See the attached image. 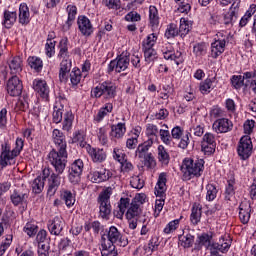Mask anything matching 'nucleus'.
<instances>
[{
	"mask_svg": "<svg viewBox=\"0 0 256 256\" xmlns=\"http://www.w3.org/2000/svg\"><path fill=\"white\" fill-rule=\"evenodd\" d=\"M203 169H205V161L203 159L194 161L191 158H185L181 167L186 181H190L193 177H201Z\"/></svg>",
	"mask_w": 256,
	"mask_h": 256,
	"instance_id": "1",
	"label": "nucleus"
},
{
	"mask_svg": "<svg viewBox=\"0 0 256 256\" xmlns=\"http://www.w3.org/2000/svg\"><path fill=\"white\" fill-rule=\"evenodd\" d=\"M111 195H113V188L108 187L103 190L97 198V203L99 205V217L106 221H109V217H111Z\"/></svg>",
	"mask_w": 256,
	"mask_h": 256,
	"instance_id": "2",
	"label": "nucleus"
},
{
	"mask_svg": "<svg viewBox=\"0 0 256 256\" xmlns=\"http://www.w3.org/2000/svg\"><path fill=\"white\" fill-rule=\"evenodd\" d=\"M67 150L52 149L48 154V161L55 173H64L67 167Z\"/></svg>",
	"mask_w": 256,
	"mask_h": 256,
	"instance_id": "3",
	"label": "nucleus"
},
{
	"mask_svg": "<svg viewBox=\"0 0 256 256\" xmlns=\"http://www.w3.org/2000/svg\"><path fill=\"white\" fill-rule=\"evenodd\" d=\"M167 191V174L161 173L158 177L157 184L155 186V195L160 197L159 200H156L155 204V213L159 215L163 211V206L165 205V192Z\"/></svg>",
	"mask_w": 256,
	"mask_h": 256,
	"instance_id": "4",
	"label": "nucleus"
},
{
	"mask_svg": "<svg viewBox=\"0 0 256 256\" xmlns=\"http://www.w3.org/2000/svg\"><path fill=\"white\" fill-rule=\"evenodd\" d=\"M116 95L117 86H115L113 82L105 81L92 90V97H95V99H99L101 97H104V99H114Z\"/></svg>",
	"mask_w": 256,
	"mask_h": 256,
	"instance_id": "5",
	"label": "nucleus"
},
{
	"mask_svg": "<svg viewBox=\"0 0 256 256\" xmlns=\"http://www.w3.org/2000/svg\"><path fill=\"white\" fill-rule=\"evenodd\" d=\"M155 43H157V35H155L154 33L148 35L146 40L143 41L142 49L144 52L146 63H153V61L157 59V51L153 49Z\"/></svg>",
	"mask_w": 256,
	"mask_h": 256,
	"instance_id": "6",
	"label": "nucleus"
},
{
	"mask_svg": "<svg viewBox=\"0 0 256 256\" xmlns=\"http://www.w3.org/2000/svg\"><path fill=\"white\" fill-rule=\"evenodd\" d=\"M15 157H19V154H15L11 150L9 143L5 142L2 144L1 155H0V166L2 169H5L7 165H15Z\"/></svg>",
	"mask_w": 256,
	"mask_h": 256,
	"instance_id": "7",
	"label": "nucleus"
},
{
	"mask_svg": "<svg viewBox=\"0 0 256 256\" xmlns=\"http://www.w3.org/2000/svg\"><path fill=\"white\" fill-rule=\"evenodd\" d=\"M237 151L239 157L244 161L245 159H249V157H251V153L253 151V142L251 141V136L245 135L240 139Z\"/></svg>",
	"mask_w": 256,
	"mask_h": 256,
	"instance_id": "8",
	"label": "nucleus"
},
{
	"mask_svg": "<svg viewBox=\"0 0 256 256\" xmlns=\"http://www.w3.org/2000/svg\"><path fill=\"white\" fill-rule=\"evenodd\" d=\"M84 167H85V164L81 159H77L71 164L69 169L68 179L74 185H77V183L81 181V175H83Z\"/></svg>",
	"mask_w": 256,
	"mask_h": 256,
	"instance_id": "9",
	"label": "nucleus"
},
{
	"mask_svg": "<svg viewBox=\"0 0 256 256\" xmlns=\"http://www.w3.org/2000/svg\"><path fill=\"white\" fill-rule=\"evenodd\" d=\"M29 199V189L27 188H17L14 189L10 194V201L14 207H19V205H25Z\"/></svg>",
	"mask_w": 256,
	"mask_h": 256,
	"instance_id": "10",
	"label": "nucleus"
},
{
	"mask_svg": "<svg viewBox=\"0 0 256 256\" xmlns=\"http://www.w3.org/2000/svg\"><path fill=\"white\" fill-rule=\"evenodd\" d=\"M107 241L108 243H113L115 245H119L120 247H127L129 245V241L126 237H123L121 235V232H119V229L115 226H111L109 228L108 234H107Z\"/></svg>",
	"mask_w": 256,
	"mask_h": 256,
	"instance_id": "11",
	"label": "nucleus"
},
{
	"mask_svg": "<svg viewBox=\"0 0 256 256\" xmlns=\"http://www.w3.org/2000/svg\"><path fill=\"white\" fill-rule=\"evenodd\" d=\"M131 59L126 54H121L116 60H112L108 65V71H116V73H121L122 71H126L129 67Z\"/></svg>",
	"mask_w": 256,
	"mask_h": 256,
	"instance_id": "12",
	"label": "nucleus"
},
{
	"mask_svg": "<svg viewBox=\"0 0 256 256\" xmlns=\"http://www.w3.org/2000/svg\"><path fill=\"white\" fill-rule=\"evenodd\" d=\"M7 92L11 97H19L23 93V82L17 76H12L7 82Z\"/></svg>",
	"mask_w": 256,
	"mask_h": 256,
	"instance_id": "13",
	"label": "nucleus"
},
{
	"mask_svg": "<svg viewBox=\"0 0 256 256\" xmlns=\"http://www.w3.org/2000/svg\"><path fill=\"white\" fill-rule=\"evenodd\" d=\"M61 175L63 173H58V172H52L50 170V175L47 177L48 179V190H47V195L49 197H53L57 193V189L61 186Z\"/></svg>",
	"mask_w": 256,
	"mask_h": 256,
	"instance_id": "14",
	"label": "nucleus"
},
{
	"mask_svg": "<svg viewBox=\"0 0 256 256\" xmlns=\"http://www.w3.org/2000/svg\"><path fill=\"white\" fill-rule=\"evenodd\" d=\"M88 177L92 183H103L109 181L113 177V173H111V170L101 168L100 170L91 171Z\"/></svg>",
	"mask_w": 256,
	"mask_h": 256,
	"instance_id": "15",
	"label": "nucleus"
},
{
	"mask_svg": "<svg viewBox=\"0 0 256 256\" xmlns=\"http://www.w3.org/2000/svg\"><path fill=\"white\" fill-rule=\"evenodd\" d=\"M42 177L38 176L36 179L32 182V191L33 193H36L39 195V193L43 192V189H45V179L51 175V169L44 168L42 171Z\"/></svg>",
	"mask_w": 256,
	"mask_h": 256,
	"instance_id": "16",
	"label": "nucleus"
},
{
	"mask_svg": "<svg viewBox=\"0 0 256 256\" xmlns=\"http://www.w3.org/2000/svg\"><path fill=\"white\" fill-rule=\"evenodd\" d=\"M77 25L82 35L89 37L93 33V24H91V20H89V18L86 16H79Z\"/></svg>",
	"mask_w": 256,
	"mask_h": 256,
	"instance_id": "17",
	"label": "nucleus"
},
{
	"mask_svg": "<svg viewBox=\"0 0 256 256\" xmlns=\"http://www.w3.org/2000/svg\"><path fill=\"white\" fill-rule=\"evenodd\" d=\"M212 128L216 133H228L233 129V122L227 118H220L213 123Z\"/></svg>",
	"mask_w": 256,
	"mask_h": 256,
	"instance_id": "18",
	"label": "nucleus"
},
{
	"mask_svg": "<svg viewBox=\"0 0 256 256\" xmlns=\"http://www.w3.org/2000/svg\"><path fill=\"white\" fill-rule=\"evenodd\" d=\"M65 227V221H63V218L56 216L53 220H51L48 223V230L51 233V235L59 236L63 232V229Z\"/></svg>",
	"mask_w": 256,
	"mask_h": 256,
	"instance_id": "19",
	"label": "nucleus"
},
{
	"mask_svg": "<svg viewBox=\"0 0 256 256\" xmlns=\"http://www.w3.org/2000/svg\"><path fill=\"white\" fill-rule=\"evenodd\" d=\"M72 63L71 60L64 58L60 63L59 79L61 83H67L69 80V74L71 72Z\"/></svg>",
	"mask_w": 256,
	"mask_h": 256,
	"instance_id": "20",
	"label": "nucleus"
},
{
	"mask_svg": "<svg viewBox=\"0 0 256 256\" xmlns=\"http://www.w3.org/2000/svg\"><path fill=\"white\" fill-rule=\"evenodd\" d=\"M93 163H103L107 159V153L101 148H93L89 146L87 149Z\"/></svg>",
	"mask_w": 256,
	"mask_h": 256,
	"instance_id": "21",
	"label": "nucleus"
},
{
	"mask_svg": "<svg viewBox=\"0 0 256 256\" xmlns=\"http://www.w3.org/2000/svg\"><path fill=\"white\" fill-rule=\"evenodd\" d=\"M33 89L42 99H49V86L45 80H34Z\"/></svg>",
	"mask_w": 256,
	"mask_h": 256,
	"instance_id": "22",
	"label": "nucleus"
},
{
	"mask_svg": "<svg viewBox=\"0 0 256 256\" xmlns=\"http://www.w3.org/2000/svg\"><path fill=\"white\" fill-rule=\"evenodd\" d=\"M101 247H102V250H101L102 256H117V255H119L115 244H113L111 242H107V239L105 238V236H102Z\"/></svg>",
	"mask_w": 256,
	"mask_h": 256,
	"instance_id": "23",
	"label": "nucleus"
},
{
	"mask_svg": "<svg viewBox=\"0 0 256 256\" xmlns=\"http://www.w3.org/2000/svg\"><path fill=\"white\" fill-rule=\"evenodd\" d=\"M52 139L58 150H67V140H65V136L61 130L54 129L52 132Z\"/></svg>",
	"mask_w": 256,
	"mask_h": 256,
	"instance_id": "24",
	"label": "nucleus"
},
{
	"mask_svg": "<svg viewBox=\"0 0 256 256\" xmlns=\"http://www.w3.org/2000/svg\"><path fill=\"white\" fill-rule=\"evenodd\" d=\"M8 67L10 69L11 75H19L23 71V59L19 56H15L10 61H8Z\"/></svg>",
	"mask_w": 256,
	"mask_h": 256,
	"instance_id": "25",
	"label": "nucleus"
},
{
	"mask_svg": "<svg viewBox=\"0 0 256 256\" xmlns=\"http://www.w3.org/2000/svg\"><path fill=\"white\" fill-rule=\"evenodd\" d=\"M238 9L239 3H237L236 5L235 3H233L230 7V10L226 14H224V25H233V23L237 21Z\"/></svg>",
	"mask_w": 256,
	"mask_h": 256,
	"instance_id": "26",
	"label": "nucleus"
},
{
	"mask_svg": "<svg viewBox=\"0 0 256 256\" xmlns=\"http://www.w3.org/2000/svg\"><path fill=\"white\" fill-rule=\"evenodd\" d=\"M125 133H127V127L125 126V123L120 122L111 126L110 137H112V139H123Z\"/></svg>",
	"mask_w": 256,
	"mask_h": 256,
	"instance_id": "27",
	"label": "nucleus"
},
{
	"mask_svg": "<svg viewBox=\"0 0 256 256\" xmlns=\"http://www.w3.org/2000/svg\"><path fill=\"white\" fill-rule=\"evenodd\" d=\"M162 53L164 55V59H166L167 61H174L176 65H181V63H183V54L181 53V51H167V49L164 48L162 49Z\"/></svg>",
	"mask_w": 256,
	"mask_h": 256,
	"instance_id": "28",
	"label": "nucleus"
},
{
	"mask_svg": "<svg viewBox=\"0 0 256 256\" xmlns=\"http://www.w3.org/2000/svg\"><path fill=\"white\" fill-rule=\"evenodd\" d=\"M225 39L215 40L211 44V55L214 59H217L225 51Z\"/></svg>",
	"mask_w": 256,
	"mask_h": 256,
	"instance_id": "29",
	"label": "nucleus"
},
{
	"mask_svg": "<svg viewBox=\"0 0 256 256\" xmlns=\"http://www.w3.org/2000/svg\"><path fill=\"white\" fill-rule=\"evenodd\" d=\"M153 145V138H148L147 141L144 143L138 145L135 155L138 157V159H143L144 157H147L149 155V147Z\"/></svg>",
	"mask_w": 256,
	"mask_h": 256,
	"instance_id": "30",
	"label": "nucleus"
},
{
	"mask_svg": "<svg viewBox=\"0 0 256 256\" xmlns=\"http://www.w3.org/2000/svg\"><path fill=\"white\" fill-rule=\"evenodd\" d=\"M66 11L68 13V19L66 21V24L63 26V30L69 31L71 29V25L75 23V17H77V6L68 5Z\"/></svg>",
	"mask_w": 256,
	"mask_h": 256,
	"instance_id": "31",
	"label": "nucleus"
},
{
	"mask_svg": "<svg viewBox=\"0 0 256 256\" xmlns=\"http://www.w3.org/2000/svg\"><path fill=\"white\" fill-rule=\"evenodd\" d=\"M239 209V219L243 225H247V223H249V219H251V205L241 203Z\"/></svg>",
	"mask_w": 256,
	"mask_h": 256,
	"instance_id": "32",
	"label": "nucleus"
},
{
	"mask_svg": "<svg viewBox=\"0 0 256 256\" xmlns=\"http://www.w3.org/2000/svg\"><path fill=\"white\" fill-rule=\"evenodd\" d=\"M17 21V12H11L9 10H5L3 14L2 25L5 29H11L15 22Z\"/></svg>",
	"mask_w": 256,
	"mask_h": 256,
	"instance_id": "33",
	"label": "nucleus"
},
{
	"mask_svg": "<svg viewBox=\"0 0 256 256\" xmlns=\"http://www.w3.org/2000/svg\"><path fill=\"white\" fill-rule=\"evenodd\" d=\"M30 22H31V18H30V14H29V7L25 3L20 4L19 23L21 25H29Z\"/></svg>",
	"mask_w": 256,
	"mask_h": 256,
	"instance_id": "34",
	"label": "nucleus"
},
{
	"mask_svg": "<svg viewBox=\"0 0 256 256\" xmlns=\"http://www.w3.org/2000/svg\"><path fill=\"white\" fill-rule=\"evenodd\" d=\"M59 53L58 57L60 59H68L69 57V39L64 37L59 42Z\"/></svg>",
	"mask_w": 256,
	"mask_h": 256,
	"instance_id": "35",
	"label": "nucleus"
},
{
	"mask_svg": "<svg viewBox=\"0 0 256 256\" xmlns=\"http://www.w3.org/2000/svg\"><path fill=\"white\" fill-rule=\"evenodd\" d=\"M113 111V104L112 103H106L100 110L98 111L97 115L95 116V120L97 123H101L109 113Z\"/></svg>",
	"mask_w": 256,
	"mask_h": 256,
	"instance_id": "36",
	"label": "nucleus"
},
{
	"mask_svg": "<svg viewBox=\"0 0 256 256\" xmlns=\"http://www.w3.org/2000/svg\"><path fill=\"white\" fill-rule=\"evenodd\" d=\"M135 217L141 219V206H138L137 204L131 202L130 207L126 212V219H135Z\"/></svg>",
	"mask_w": 256,
	"mask_h": 256,
	"instance_id": "37",
	"label": "nucleus"
},
{
	"mask_svg": "<svg viewBox=\"0 0 256 256\" xmlns=\"http://www.w3.org/2000/svg\"><path fill=\"white\" fill-rule=\"evenodd\" d=\"M28 65L31 67V69H34L36 73H41V71H43V60H41L39 57L30 56L28 58Z\"/></svg>",
	"mask_w": 256,
	"mask_h": 256,
	"instance_id": "38",
	"label": "nucleus"
},
{
	"mask_svg": "<svg viewBox=\"0 0 256 256\" xmlns=\"http://www.w3.org/2000/svg\"><path fill=\"white\" fill-rule=\"evenodd\" d=\"M180 245L184 248L192 247L195 242V236L191 233L184 232L182 236H179Z\"/></svg>",
	"mask_w": 256,
	"mask_h": 256,
	"instance_id": "39",
	"label": "nucleus"
},
{
	"mask_svg": "<svg viewBox=\"0 0 256 256\" xmlns=\"http://www.w3.org/2000/svg\"><path fill=\"white\" fill-rule=\"evenodd\" d=\"M255 13H256V4H251L249 9L244 14V16L241 18V20L239 22V26L245 27V25H247L249 23V19H251V17H253V15H255Z\"/></svg>",
	"mask_w": 256,
	"mask_h": 256,
	"instance_id": "40",
	"label": "nucleus"
},
{
	"mask_svg": "<svg viewBox=\"0 0 256 256\" xmlns=\"http://www.w3.org/2000/svg\"><path fill=\"white\" fill-rule=\"evenodd\" d=\"M158 159L165 166L169 165V161H171V157L163 145L158 146Z\"/></svg>",
	"mask_w": 256,
	"mask_h": 256,
	"instance_id": "41",
	"label": "nucleus"
},
{
	"mask_svg": "<svg viewBox=\"0 0 256 256\" xmlns=\"http://www.w3.org/2000/svg\"><path fill=\"white\" fill-rule=\"evenodd\" d=\"M69 77L72 87H77V85L81 83L82 79L81 70L79 68H73Z\"/></svg>",
	"mask_w": 256,
	"mask_h": 256,
	"instance_id": "42",
	"label": "nucleus"
},
{
	"mask_svg": "<svg viewBox=\"0 0 256 256\" xmlns=\"http://www.w3.org/2000/svg\"><path fill=\"white\" fill-rule=\"evenodd\" d=\"M73 119H75L73 112L68 111L64 114V121L62 124L63 131H71V127H73Z\"/></svg>",
	"mask_w": 256,
	"mask_h": 256,
	"instance_id": "43",
	"label": "nucleus"
},
{
	"mask_svg": "<svg viewBox=\"0 0 256 256\" xmlns=\"http://www.w3.org/2000/svg\"><path fill=\"white\" fill-rule=\"evenodd\" d=\"M201 215H202L201 207L194 204L192 207L191 215H190L191 223H193V225H197L199 221H201Z\"/></svg>",
	"mask_w": 256,
	"mask_h": 256,
	"instance_id": "44",
	"label": "nucleus"
},
{
	"mask_svg": "<svg viewBox=\"0 0 256 256\" xmlns=\"http://www.w3.org/2000/svg\"><path fill=\"white\" fill-rule=\"evenodd\" d=\"M9 221V216H7V214H3V210L0 209V237H2L3 233H5V229L11 226Z\"/></svg>",
	"mask_w": 256,
	"mask_h": 256,
	"instance_id": "45",
	"label": "nucleus"
},
{
	"mask_svg": "<svg viewBox=\"0 0 256 256\" xmlns=\"http://www.w3.org/2000/svg\"><path fill=\"white\" fill-rule=\"evenodd\" d=\"M211 239L213 237L207 233H203L201 236L198 237V249H201V247H206V249L211 248Z\"/></svg>",
	"mask_w": 256,
	"mask_h": 256,
	"instance_id": "46",
	"label": "nucleus"
},
{
	"mask_svg": "<svg viewBox=\"0 0 256 256\" xmlns=\"http://www.w3.org/2000/svg\"><path fill=\"white\" fill-rule=\"evenodd\" d=\"M61 198L64 201L65 205L68 207H73L75 205V195L71 193L69 190H65L61 194Z\"/></svg>",
	"mask_w": 256,
	"mask_h": 256,
	"instance_id": "47",
	"label": "nucleus"
},
{
	"mask_svg": "<svg viewBox=\"0 0 256 256\" xmlns=\"http://www.w3.org/2000/svg\"><path fill=\"white\" fill-rule=\"evenodd\" d=\"M225 190V199L226 201H231L235 195V180H228Z\"/></svg>",
	"mask_w": 256,
	"mask_h": 256,
	"instance_id": "48",
	"label": "nucleus"
},
{
	"mask_svg": "<svg viewBox=\"0 0 256 256\" xmlns=\"http://www.w3.org/2000/svg\"><path fill=\"white\" fill-rule=\"evenodd\" d=\"M189 31H191V26L189 25V22L185 20V18H181L178 35H180V37H185V35H187Z\"/></svg>",
	"mask_w": 256,
	"mask_h": 256,
	"instance_id": "49",
	"label": "nucleus"
},
{
	"mask_svg": "<svg viewBox=\"0 0 256 256\" xmlns=\"http://www.w3.org/2000/svg\"><path fill=\"white\" fill-rule=\"evenodd\" d=\"M177 35H179V28L177 27V24H169L165 32V37L167 39H173L177 37Z\"/></svg>",
	"mask_w": 256,
	"mask_h": 256,
	"instance_id": "50",
	"label": "nucleus"
},
{
	"mask_svg": "<svg viewBox=\"0 0 256 256\" xmlns=\"http://www.w3.org/2000/svg\"><path fill=\"white\" fill-rule=\"evenodd\" d=\"M160 139L165 145H171L173 143V137H171V132L169 130L160 129Z\"/></svg>",
	"mask_w": 256,
	"mask_h": 256,
	"instance_id": "51",
	"label": "nucleus"
},
{
	"mask_svg": "<svg viewBox=\"0 0 256 256\" xmlns=\"http://www.w3.org/2000/svg\"><path fill=\"white\" fill-rule=\"evenodd\" d=\"M130 185L133 189H143V187H145V181L139 176H132L130 179Z\"/></svg>",
	"mask_w": 256,
	"mask_h": 256,
	"instance_id": "52",
	"label": "nucleus"
},
{
	"mask_svg": "<svg viewBox=\"0 0 256 256\" xmlns=\"http://www.w3.org/2000/svg\"><path fill=\"white\" fill-rule=\"evenodd\" d=\"M149 13V19L152 27L155 25H159V15L157 12V8L155 6H150Z\"/></svg>",
	"mask_w": 256,
	"mask_h": 256,
	"instance_id": "53",
	"label": "nucleus"
},
{
	"mask_svg": "<svg viewBox=\"0 0 256 256\" xmlns=\"http://www.w3.org/2000/svg\"><path fill=\"white\" fill-rule=\"evenodd\" d=\"M207 194H206V199L207 201H214L215 198L217 197V187L213 184H208L206 186Z\"/></svg>",
	"mask_w": 256,
	"mask_h": 256,
	"instance_id": "54",
	"label": "nucleus"
},
{
	"mask_svg": "<svg viewBox=\"0 0 256 256\" xmlns=\"http://www.w3.org/2000/svg\"><path fill=\"white\" fill-rule=\"evenodd\" d=\"M56 41L53 39H47L45 50L47 57H51L52 55H55V45Z\"/></svg>",
	"mask_w": 256,
	"mask_h": 256,
	"instance_id": "55",
	"label": "nucleus"
},
{
	"mask_svg": "<svg viewBox=\"0 0 256 256\" xmlns=\"http://www.w3.org/2000/svg\"><path fill=\"white\" fill-rule=\"evenodd\" d=\"M144 166L148 169H155L157 162L155 161V157H153L152 153H149L144 158Z\"/></svg>",
	"mask_w": 256,
	"mask_h": 256,
	"instance_id": "56",
	"label": "nucleus"
},
{
	"mask_svg": "<svg viewBox=\"0 0 256 256\" xmlns=\"http://www.w3.org/2000/svg\"><path fill=\"white\" fill-rule=\"evenodd\" d=\"M11 243H13V235H9L6 237L5 241L1 243L0 245V256L5 255V252L9 247L11 246Z\"/></svg>",
	"mask_w": 256,
	"mask_h": 256,
	"instance_id": "57",
	"label": "nucleus"
},
{
	"mask_svg": "<svg viewBox=\"0 0 256 256\" xmlns=\"http://www.w3.org/2000/svg\"><path fill=\"white\" fill-rule=\"evenodd\" d=\"M157 133H159V129L157 126L153 124H148L146 128V135L149 137V139H152V141L157 137Z\"/></svg>",
	"mask_w": 256,
	"mask_h": 256,
	"instance_id": "58",
	"label": "nucleus"
},
{
	"mask_svg": "<svg viewBox=\"0 0 256 256\" xmlns=\"http://www.w3.org/2000/svg\"><path fill=\"white\" fill-rule=\"evenodd\" d=\"M201 144L217 145V143L215 142V135H213V133H211V132H207L206 134H204Z\"/></svg>",
	"mask_w": 256,
	"mask_h": 256,
	"instance_id": "59",
	"label": "nucleus"
},
{
	"mask_svg": "<svg viewBox=\"0 0 256 256\" xmlns=\"http://www.w3.org/2000/svg\"><path fill=\"white\" fill-rule=\"evenodd\" d=\"M213 82L211 79H206L204 82L200 84V91L203 95H207V93H211V86Z\"/></svg>",
	"mask_w": 256,
	"mask_h": 256,
	"instance_id": "60",
	"label": "nucleus"
},
{
	"mask_svg": "<svg viewBox=\"0 0 256 256\" xmlns=\"http://www.w3.org/2000/svg\"><path fill=\"white\" fill-rule=\"evenodd\" d=\"M125 21L137 23L141 21V14L137 13V11H131L125 16Z\"/></svg>",
	"mask_w": 256,
	"mask_h": 256,
	"instance_id": "61",
	"label": "nucleus"
},
{
	"mask_svg": "<svg viewBox=\"0 0 256 256\" xmlns=\"http://www.w3.org/2000/svg\"><path fill=\"white\" fill-rule=\"evenodd\" d=\"M97 137H98L101 145H107L108 138H107V129L105 127L99 128Z\"/></svg>",
	"mask_w": 256,
	"mask_h": 256,
	"instance_id": "62",
	"label": "nucleus"
},
{
	"mask_svg": "<svg viewBox=\"0 0 256 256\" xmlns=\"http://www.w3.org/2000/svg\"><path fill=\"white\" fill-rule=\"evenodd\" d=\"M193 51L195 55L201 57V55H205L207 53V46H205V43L196 44L193 48Z\"/></svg>",
	"mask_w": 256,
	"mask_h": 256,
	"instance_id": "63",
	"label": "nucleus"
},
{
	"mask_svg": "<svg viewBox=\"0 0 256 256\" xmlns=\"http://www.w3.org/2000/svg\"><path fill=\"white\" fill-rule=\"evenodd\" d=\"M215 147L217 144H201V150L203 151L204 155H213L215 153Z\"/></svg>",
	"mask_w": 256,
	"mask_h": 256,
	"instance_id": "64",
	"label": "nucleus"
}]
</instances>
